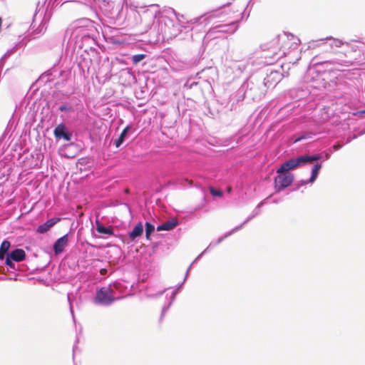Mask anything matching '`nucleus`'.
<instances>
[{"mask_svg":"<svg viewBox=\"0 0 365 365\" xmlns=\"http://www.w3.org/2000/svg\"><path fill=\"white\" fill-rule=\"evenodd\" d=\"M269 44V48H272L273 55L279 54L281 52L283 56H286L290 50L298 48L300 40L292 34L284 33L273 38Z\"/></svg>","mask_w":365,"mask_h":365,"instance_id":"f257e3e1","label":"nucleus"},{"mask_svg":"<svg viewBox=\"0 0 365 365\" xmlns=\"http://www.w3.org/2000/svg\"><path fill=\"white\" fill-rule=\"evenodd\" d=\"M320 159V156L318 155H302L297 158H292L284 163L280 168L277 170L278 174L287 173L289 170H293L298 166L302 165L309 163L313 161H316Z\"/></svg>","mask_w":365,"mask_h":365,"instance_id":"f03ea898","label":"nucleus"},{"mask_svg":"<svg viewBox=\"0 0 365 365\" xmlns=\"http://www.w3.org/2000/svg\"><path fill=\"white\" fill-rule=\"evenodd\" d=\"M334 43L336 46L345 45L346 48L344 51V53L345 56H350V60L344 63L345 66H351L356 61L359 60L361 58V51L356 46H354L349 43H342L341 41L337 39L334 40Z\"/></svg>","mask_w":365,"mask_h":365,"instance_id":"7ed1b4c3","label":"nucleus"},{"mask_svg":"<svg viewBox=\"0 0 365 365\" xmlns=\"http://www.w3.org/2000/svg\"><path fill=\"white\" fill-rule=\"evenodd\" d=\"M160 12L158 9H147L140 14V24L145 30L150 29L155 22L158 14Z\"/></svg>","mask_w":365,"mask_h":365,"instance_id":"20e7f679","label":"nucleus"},{"mask_svg":"<svg viewBox=\"0 0 365 365\" xmlns=\"http://www.w3.org/2000/svg\"><path fill=\"white\" fill-rule=\"evenodd\" d=\"M113 291L111 289L107 287H102L96 293V302L103 305H109L110 304L115 301V298L113 295Z\"/></svg>","mask_w":365,"mask_h":365,"instance_id":"39448f33","label":"nucleus"},{"mask_svg":"<svg viewBox=\"0 0 365 365\" xmlns=\"http://www.w3.org/2000/svg\"><path fill=\"white\" fill-rule=\"evenodd\" d=\"M294 176L290 173H281L274 178V188L279 192L289 187L293 182Z\"/></svg>","mask_w":365,"mask_h":365,"instance_id":"423d86ee","label":"nucleus"},{"mask_svg":"<svg viewBox=\"0 0 365 365\" xmlns=\"http://www.w3.org/2000/svg\"><path fill=\"white\" fill-rule=\"evenodd\" d=\"M68 242V235H65L58 239L53 245V251L56 255H58L64 251Z\"/></svg>","mask_w":365,"mask_h":365,"instance_id":"0eeeda50","label":"nucleus"},{"mask_svg":"<svg viewBox=\"0 0 365 365\" xmlns=\"http://www.w3.org/2000/svg\"><path fill=\"white\" fill-rule=\"evenodd\" d=\"M53 133L58 139L63 138L67 141L71 140V135L66 131L65 125L62 123L56 127Z\"/></svg>","mask_w":365,"mask_h":365,"instance_id":"6e6552de","label":"nucleus"},{"mask_svg":"<svg viewBox=\"0 0 365 365\" xmlns=\"http://www.w3.org/2000/svg\"><path fill=\"white\" fill-rule=\"evenodd\" d=\"M61 220V218H51L47 220L45 223L39 225L37 227V232L41 234L46 233L48 232L53 226H54L57 222Z\"/></svg>","mask_w":365,"mask_h":365,"instance_id":"1a4fd4ad","label":"nucleus"},{"mask_svg":"<svg viewBox=\"0 0 365 365\" xmlns=\"http://www.w3.org/2000/svg\"><path fill=\"white\" fill-rule=\"evenodd\" d=\"M221 21H228V24L225 26H217L216 28H222L219 31L234 33L237 30V26L235 25V21L234 19L222 20Z\"/></svg>","mask_w":365,"mask_h":365,"instance_id":"9d476101","label":"nucleus"},{"mask_svg":"<svg viewBox=\"0 0 365 365\" xmlns=\"http://www.w3.org/2000/svg\"><path fill=\"white\" fill-rule=\"evenodd\" d=\"M9 255L13 261L15 262H22L26 259V256L25 251L22 249H16L13 250Z\"/></svg>","mask_w":365,"mask_h":365,"instance_id":"9b49d317","label":"nucleus"},{"mask_svg":"<svg viewBox=\"0 0 365 365\" xmlns=\"http://www.w3.org/2000/svg\"><path fill=\"white\" fill-rule=\"evenodd\" d=\"M178 225V222L177 220H171L169 221H167L162 225H159L157 227L158 231H163V230H172L174 229L177 225Z\"/></svg>","mask_w":365,"mask_h":365,"instance_id":"f8f14e48","label":"nucleus"},{"mask_svg":"<svg viewBox=\"0 0 365 365\" xmlns=\"http://www.w3.org/2000/svg\"><path fill=\"white\" fill-rule=\"evenodd\" d=\"M143 232V226L142 222H138L136 226L133 228L131 232L129 234L130 239L133 241L137 237L141 236Z\"/></svg>","mask_w":365,"mask_h":365,"instance_id":"ddd939ff","label":"nucleus"},{"mask_svg":"<svg viewBox=\"0 0 365 365\" xmlns=\"http://www.w3.org/2000/svg\"><path fill=\"white\" fill-rule=\"evenodd\" d=\"M96 231L101 234L113 235V230L111 227H104L98 220H96Z\"/></svg>","mask_w":365,"mask_h":365,"instance_id":"4468645a","label":"nucleus"},{"mask_svg":"<svg viewBox=\"0 0 365 365\" xmlns=\"http://www.w3.org/2000/svg\"><path fill=\"white\" fill-rule=\"evenodd\" d=\"M10 242L8 240H4L2 242L0 246V259H4L6 254L10 248Z\"/></svg>","mask_w":365,"mask_h":365,"instance_id":"2eb2a0df","label":"nucleus"},{"mask_svg":"<svg viewBox=\"0 0 365 365\" xmlns=\"http://www.w3.org/2000/svg\"><path fill=\"white\" fill-rule=\"evenodd\" d=\"M320 168H321L320 164L317 163L316 165H314V166L313 167V168L312 170V175L309 178L310 182H313L317 179Z\"/></svg>","mask_w":365,"mask_h":365,"instance_id":"dca6fc26","label":"nucleus"},{"mask_svg":"<svg viewBox=\"0 0 365 365\" xmlns=\"http://www.w3.org/2000/svg\"><path fill=\"white\" fill-rule=\"evenodd\" d=\"M145 237L148 240H150V236L155 230V227L149 222H145Z\"/></svg>","mask_w":365,"mask_h":365,"instance_id":"f3484780","label":"nucleus"},{"mask_svg":"<svg viewBox=\"0 0 365 365\" xmlns=\"http://www.w3.org/2000/svg\"><path fill=\"white\" fill-rule=\"evenodd\" d=\"M145 58V55L140 53L136 54L132 56V61L134 64L138 63L140 61L143 60Z\"/></svg>","mask_w":365,"mask_h":365,"instance_id":"a211bd4d","label":"nucleus"},{"mask_svg":"<svg viewBox=\"0 0 365 365\" xmlns=\"http://www.w3.org/2000/svg\"><path fill=\"white\" fill-rule=\"evenodd\" d=\"M13 259L9 255L6 258L5 264L9 267L10 268H14V264L13 263Z\"/></svg>","mask_w":365,"mask_h":365,"instance_id":"6ab92c4d","label":"nucleus"},{"mask_svg":"<svg viewBox=\"0 0 365 365\" xmlns=\"http://www.w3.org/2000/svg\"><path fill=\"white\" fill-rule=\"evenodd\" d=\"M210 193L214 196H222V192L220 190H217L213 187L210 188Z\"/></svg>","mask_w":365,"mask_h":365,"instance_id":"aec40b11","label":"nucleus"},{"mask_svg":"<svg viewBox=\"0 0 365 365\" xmlns=\"http://www.w3.org/2000/svg\"><path fill=\"white\" fill-rule=\"evenodd\" d=\"M124 141V139L121 137H118V138L115 141V147L118 148Z\"/></svg>","mask_w":365,"mask_h":365,"instance_id":"412c9836","label":"nucleus"},{"mask_svg":"<svg viewBox=\"0 0 365 365\" xmlns=\"http://www.w3.org/2000/svg\"><path fill=\"white\" fill-rule=\"evenodd\" d=\"M128 129L129 128L128 127H126L125 128H124L122 131V133H120V137H121L122 138H125V136L126 135L128 131Z\"/></svg>","mask_w":365,"mask_h":365,"instance_id":"4be33fe9","label":"nucleus"},{"mask_svg":"<svg viewBox=\"0 0 365 365\" xmlns=\"http://www.w3.org/2000/svg\"><path fill=\"white\" fill-rule=\"evenodd\" d=\"M341 148V145H340V144H339V143H338V144H336V145H334L333 146V148H334L335 150H339V148Z\"/></svg>","mask_w":365,"mask_h":365,"instance_id":"5701e85b","label":"nucleus"},{"mask_svg":"<svg viewBox=\"0 0 365 365\" xmlns=\"http://www.w3.org/2000/svg\"><path fill=\"white\" fill-rule=\"evenodd\" d=\"M106 269H101V274H106Z\"/></svg>","mask_w":365,"mask_h":365,"instance_id":"b1692460","label":"nucleus"},{"mask_svg":"<svg viewBox=\"0 0 365 365\" xmlns=\"http://www.w3.org/2000/svg\"><path fill=\"white\" fill-rule=\"evenodd\" d=\"M65 109H66V107H65V106H61V107H60V110H64Z\"/></svg>","mask_w":365,"mask_h":365,"instance_id":"393cba45","label":"nucleus"},{"mask_svg":"<svg viewBox=\"0 0 365 365\" xmlns=\"http://www.w3.org/2000/svg\"><path fill=\"white\" fill-rule=\"evenodd\" d=\"M360 113H364L365 114V110H361Z\"/></svg>","mask_w":365,"mask_h":365,"instance_id":"a878e982","label":"nucleus"}]
</instances>
